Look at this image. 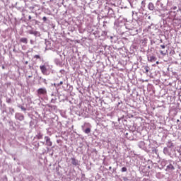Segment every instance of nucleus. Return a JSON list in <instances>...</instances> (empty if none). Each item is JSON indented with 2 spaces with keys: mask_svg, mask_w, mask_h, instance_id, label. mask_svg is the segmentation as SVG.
<instances>
[{
  "mask_svg": "<svg viewBox=\"0 0 181 181\" xmlns=\"http://www.w3.org/2000/svg\"><path fill=\"white\" fill-rule=\"evenodd\" d=\"M85 134H90L91 132V129L87 128L86 129L84 130Z\"/></svg>",
  "mask_w": 181,
  "mask_h": 181,
  "instance_id": "9d476101",
  "label": "nucleus"
},
{
  "mask_svg": "<svg viewBox=\"0 0 181 181\" xmlns=\"http://www.w3.org/2000/svg\"><path fill=\"white\" fill-rule=\"evenodd\" d=\"M57 87H60V86H63V81H60V83H57Z\"/></svg>",
  "mask_w": 181,
  "mask_h": 181,
  "instance_id": "ddd939ff",
  "label": "nucleus"
},
{
  "mask_svg": "<svg viewBox=\"0 0 181 181\" xmlns=\"http://www.w3.org/2000/svg\"><path fill=\"white\" fill-rule=\"evenodd\" d=\"M34 59H40V56L39 55H35Z\"/></svg>",
  "mask_w": 181,
  "mask_h": 181,
  "instance_id": "4468645a",
  "label": "nucleus"
},
{
  "mask_svg": "<svg viewBox=\"0 0 181 181\" xmlns=\"http://www.w3.org/2000/svg\"><path fill=\"white\" fill-rule=\"evenodd\" d=\"M160 53L162 56H166V52L165 50H160Z\"/></svg>",
  "mask_w": 181,
  "mask_h": 181,
  "instance_id": "9b49d317",
  "label": "nucleus"
},
{
  "mask_svg": "<svg viewBox=\"0 0 181 181\" xmlns=\"http://www.w3.org/2000/svg\"><path fill=\"white\" fill-rule=\"evenodd\" d=\"M37 93L38 95H45L47 94V90H46V88H40L37 90Z\"/></svg>",
  "mask_w": 181,
  "mask_h": 181,
  "instance_id": "f257e3e1",
  "label": "nucleus"
},
{
  "mask_svg": "<svg viewBox=\"0 0 181 181\" xmlns=\"http://www.w3.org/2000/svg\"><path fill=\"white\" fill-rule=\"evenodd\" d=\"M127 167H123L122 168V172H127Z\"/></svg>",
  "mask_w": 181,
  "mask_h": 181,
  "instance_id": "f8f14e48",
  "label": "nucleus"
},
{
  "mask_svg": "<svg viewBox=\"0 0 181 181\" xmlns=\"http://www.w3.org/2000/svg\"><path fill=\"white\" fill-rule=\"evenodd\" d=\"M167 170H170L171 172L175 170V166H173V165H172V164H169L167 166Z\"/></svg>",
  "mask_w": 181,
  "mask_h": 181,
  "instance_id": "6e6552de",
  "label": "nucleus"
},
{
  "mask_svg": "<svg viewBox=\"0 0 181 181\" xmlns=\"http://www.w3.org/2000/svg\"><path fill=\"white\" fill-rule=\"evenodd\" d=\"M143 68L144 69V73H145V74H146L148 76V74H149V66H144Z\"/></svg>",
  "mask_w": 181,
  "mask_h": 181,
  "instance_id": "0eeeda50",
  "label": "nucleus"
},
{
  "mask_svg": "<svg viewBox=\"0 0 181 181\" xmlns=\"http://www.w3.org/2000/svg\"><path fill=\"white\" fill-rule=\"evenodd\" d=\"M16 119L18 121H23V115H22V114H21V113H16Z\"/></svg>",
  "mask_w": 181,
  "mask_h": 181,
  "instance_id": "39448f33",
  "label": "nucleus"
},
{
  "mask_svg": "<svg viewBox=\"0 0 181 181\" xmlns=\"http://www.w3.org/2000/svg\"><path fill=\"white\" fill-rule=\"evenodd\" d=\"M160 47H161V49H165V48L166 47V46H165V45H160Z\"/></svg>",
  "mask_w": 181,
  "mask_h": 181,
  "instance_id": "f3484780",
  "label": "nucleus"
},
{
  "mask_svg": "<svg viewBox=\"0 0 181 181\" xmlns=\"http://www.w3.org/2000/svg\"><path fill=\"white\" fill-rule=\"evenodd\" d=\"M7 103H11V99H8Z\"/></svg>",
  "mask_w": 181,
  "mask_h": 181,
  "instance_id": "a211bd4d",
  "label": "nucleus"
},
{
  "mask_svg": "<svg viewBox=\"0 0 181 181\" xmlns=\"http://www.w3.org/2000/svg\"><path fill=\"white\" fill-rule=\"evenodd\" d=\"M42 138H43V135L42 134H39L38 139H42Z\"/></svg>",
  "mask_w": 181,
  "mask_h": 181,
  "instance_id": "2eb2a0df",
  "label": "nucleus"
},
{
  "mask_svg": "<svg viewBox=\"0 0 181 181\" xmlns=\"http://www.w3.org/2000/svg\"><path fill=\"white\" fill-rule=\"evenodd\" d=\"M40 69L41 73H42V74H47V68H46V66H45V65L40 66Z\"/></svg>",
  "mask_w": 181,
  "mask_h": 181,
  "instance_id": "20e7f679",
  "label": "nucleus"
},
{
  "mask_svg": "<svg viewBox=\"0 0 181 181\" xmlns=\"http://www.w3.org/2000/svg\"><path fill=\"white\" fill-rule=\"evenodd\" d=\"M31 18V17H30V16H29V19H30Z\"/></svg>",
  "mask_w": 181,
  "mask_h": 181,
  "instance_id": "b1692460",
  "label": "nucleus"
},
{
  "mask_svg": "<svg viewBox=\"0 0 181 181\" xmlns=\"http://www.w3.org/2000/svg\"><path fill=\"white\" fill-rule=\"evenodd\" d=\"M177 122H179V119H177Z\"/></svg>",
  "mask_w": 181,
  "mask_h": 181,
  "instance_id": "393cba45",
  "label": "nucleus"
},
{
  "mask_svg": "<svg viewBox=\"0 0 181 181\" xmlns=\"http://www.w3.org/2000/svg\"><path fill=\"white\" fill-rule=\"evenodd\" d=\"M23 42L24 43L26 42V39L25 38L23 39Z\"/></svg>",
  "mask_w": 181,
  "mask_h": 181,
  "instance_id": "aec40b11",
  "label": "nucleus"
},
{
  "mask_svg": "<svg viewBox=\"0 0 181 181\" xmlns=\"http://www.w3.org/2000/svg\"><path fill=\"white\" fill-rule=\"evenodd\" d=\"M156 63V64H159V62L158 61H157Z\"/></svg>",
  "mask_w": 181,
  "mask_h": 181,
  "instance_id": "5701e85b",
  "label": "nucleus"
},
{
  "mask_svg": "<svg viewBox=\"0 0 181 181\" xmlns=\"http://www.w3.org/2000/svg\"><path fill=\"white\" fill-rule=\"evenodd\" d=\"M157 58L155 55L151 54L148 57V62H150L151 63H153V62H156Z\"/></svg>",
  "mask_w": 181,
  "mask_h": 181,
  "instance_id": "f03ea898",
  "label": "nucleus"
},
{
  "mask_svg": "<svg viewBox=\"0 0 181 181\" xmlns=\"http://www.w3.org/2000/svg\"><path fill=\"white\" fill-rule=\"evenodd\" d=\"M148 8L149 11H153V9H155V6L153 4V3H149L148 5Z\"/></svg>",
  "mask_w": 181,
  "mask_h": 181,
  "instance_id": "1a4fd4ad",
  "label": "nucleus"
},
{
  "mask_svg": "<svg viewBox=\"0 0 181 181\" xmlns=\"http://www.w3.org/2000/svg\"><path fill=\"white\" fill-rule=\"evenodd\" d=\"M42 20L44 21V22H46V21H47V18H46V16L42 18Z\"/></svg>",
  "mask_w": 181,
  "mask_h": 181,
  "instance_id": "dca6fc26",
  "label": "nucleus"
},
{
  "mask_svg": "<svg viewBox=\"0 0 181 181\" xmlns=\"http://www.w3.org/2000/svg\"><path fill=\"white\" fill-rule=\"evenodd\" d=\"M21 42H23V38H21Z\"/></svg>",
  "mask_w": 181,
  "mask_h": 181,
  "instance_id": "412c9836",
  "label": "nucleus"
},
{
  "mask_svg": "<svg viewBox=\"0 0 181 181\" xmlns=\"http://www.w3.org/2000/svg\"><path fill=\"white\" fill-rule=\"evenodd\" d=\"M45 139L46 141V145L47 146H52L53 145V142H52V141H50V139L49 136H45Z\"/></svg>",
  "mask_w": 181,
  "mask_h": 181,
  "instance_id": "7ed1b4c3",
  "label": "nucleus"
},
{
  "mask_svg": "<svg viewBox=\"0 0 181 181\" xmlns=\"http://www.w3.org/2000/svg\"><path fill=\"white\" fill-rule=\"evenodd\" d=\"M21 108L22 110H23V106H21Z\"/></svg>",
  "mask_w": 181,
  "mask_h": 181,
  "instance_id": "4be33fe9",
  "label": "nucleus"
},
{
  "mask_svg": "<svg viewBox=\"0 0 181 181\" xmlns=\"http://www.w3.org/2000/svg\"><path fill=\"white\" fill-rule=\"evenodd\" d=\"M54 87H57V83H54Z\"/></svg>",
  "mask_w": 181,
  "mask_h": 181,
  "instance_id": "6ab92c4d",
  "label": "nucleus"
},
{
  "mask_svg": "<svg viewBox=\"0 0 181 181\" xmlns=\"http://www.w3.org/2000/svg\"><path fill=\"white\" fill-rule=\"evenodd\" d=\"M71 163H72V165H74V166H77V165H78V161L76 158H71Z\"/></svg>",
  "mask_w": 181,
  "mask_h": 181,
  "instance_id": "423d86ee",
  "label": "nucleus"
}]
</instances>
